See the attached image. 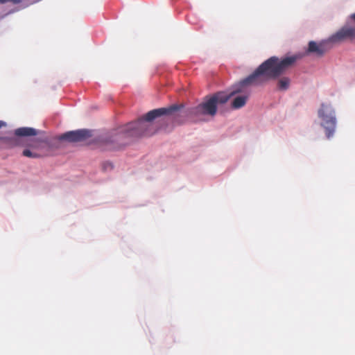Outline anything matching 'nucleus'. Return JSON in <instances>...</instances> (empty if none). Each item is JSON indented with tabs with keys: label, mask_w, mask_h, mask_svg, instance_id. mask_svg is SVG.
Listing matches in <instances>:
<instances>
[{
	"label": "nucleus",
	"mask_w": 355,
	"mask_h": 355,
	"mask_svg": "<svg viewBox=\"0 0 355 355\" xmlns=\"http://www.w3.org/2000/svg\"><path fill=\"white\" fill-rule=\"evenodd\" d=\"M300 55H293L279 59L276 56H272L262 64L250 76L241 80L234 86V89L229 94L225 92H218L211 97L216 104L226 103L236 94L245 92L247 87L251 85H260L269 80H274L280 76L287 69L293 67L300 59Z\"/></svg>",
	"instance_id": "1"
},
{
	"label": "nucleus",
	"mask_w": 355,
	"mask_h": 355,
	"mask_svg": "<svg viewBox=\"0 0 355 355\" xmlns=\"http://www.w3.org/2000/svg\"><path fill=\"white\" fill-rule=\"evenodd\" d=\"M182 106L173 105L168 107H162L148 112L145 116L134 122L126 124L119 132L130 137L149 136L154 133L150 130L153 124L150 123L155 119L164 115H171L178 111Z\"/></svg>",
	"instance_id": "2"
},
{
	"label": "nucleus",
	"mask_w": 355,
	"mask_h": 355,
	"mask_svg": "<svg viewBox=\"0 0 355 355\" xmlns=\"http://www.w3.org/2000/svg\"><path fill=\"white\" fill-rule=\"evenodd\" d=\"M318 117L321 119V126L325 130L328 139L331 138L335 132L336 119L335 112L330 105L322 103L319 109Z\"/></svg>",
	"instance_id": "3"
},
{
	"label": "nucleus",
	"mask_w": 355,
	"mask_h": 355,
	"mask_svg": "<svg viewBox=\"0 0 355 355\" xmlns=\"http://www.w3.org/2000/svg\"><path fill=\"white\" fill-rule=\"evenodd\" d=\"M217 112V105L214 98L211 96L209 98L193 107L190 110V114L198 116L200 114L214 116Z\"/></svg>",
	"instance_id": "4"
},
{
	"label": "nucleus",
	"mask_w": 355,
	"mask_h": 355,
	"mask_svg": "<svg viewBox=\"0 0 355 355\" xmlns=\"http://www.w3.org/2000/svg\"><path fill=\"white\" fill-rule=\"evenodd\" d=\"M91 136V131L86 129H80L74 131L67 132L59 136L58 139L60 141L64 140L69 142H80L85 141Z\"/></svg>",
	"instance_id": "5"
},
{
	"label": "nucleus",
	"mask_w": 355,
	"mask_h": 355,
	"mask_svg": "<svg viewBox=\"0 0 355 355\" xmlns=\"http://www.w3.org/2000/svg\"><path fill=\"white\" fill-rule=\"evenodd\" d=\"M355 37V27L345 26L339 30L336 33L330 37L332 42H338L347 38H353Z\"/></svg>",
	"instance_id": "6"
},
{
	"label": "nucleus",
	"mask_w": 355,
	"mask_h": 355,
	"mask_svg": "<svg viewBox=\"0 0 355 355\" xmlns=\"http://www.w3.org/2000/svg\"><path fill=\"white\" fill-rule=\"evenodd\" d=\"M327 51L325 43L318 44L311 41L309 43L308 53H314L318 56L323 55Z\"/></svg>",
	"instance_id": "7"
},
{
	"label": "nucleus",
	"mask_w": 355,
	"mask_h": 355,
	"mask_svg": "<svg viewBox=\"0 0 355 355\" xmlns=\"http://www.w3.org/2000/svg\"><path fill=\"white\" fill-rule=\"evenodd\" d=\"M15 135L18 137L35 136L37 135V131L33 128L23 127L16 129Z\"/></svg>",
	"instance_id": "8"
},
{
	"label": "nucleus",
	"mask_w": 355,
	"mask_h": 355,
	"mask_svg": "<svg viewBox=\"0 0 355 355\" xmlns=\"http://www.w3.org/2000/svg\"><path fill=\"white\" fill-rule=\"evenodd\" d=\"M248 95L236 96L232 103V107L234 109H239L243 107L247 101Z\"/></svg>",
	"instance_id": "9"
},
{
	"label": "nucleus",
	"mask_w": 355,
	"mask_h": 355,
	"mask_svg": "<svg viewBox=\"0 0 355 355\" xmlns=\"http://www.w3.org/2000/svg\"><path fill=\"white\" fill-rule=\"evenodd\" d=\"M121 135H114L110 137L107 141L106 143L110 144V149L115 150L121 148V145L118 144L119 141L121 138Z\"/></svg>",
	"instance_id": "10"
},
{
	"label": "nucleus",
	"mask_w": 355,
	"mask_h": 355,
	"mask_svg": "<svg viewBox=\"0 0 355 355\" xmlns=\"http://www.w3.org/2000/svg\"><path fill=\"white\" fill-rule=\"evenodd\" d=\"M1 145L6 148H12L18 145L19 139L17 138H1Z\"/></svg>",
	"instance_id": "11"
},
{
	"label": "nucleus",
	"mask_w": 355,
	"mask_h": 355,
	"mask_svg": "<svg viewBox=\"0 0 355 355\" xmlns=\"http://www.w3.org/2000/svg\"><path fill=\"white\" fill-rule=\"evenodd\" d=\"M22 155L25 157H31V158H39L46 155L45 153H37L35 151H33L30 149H25L22 152Z\"/></svg>",
	"instance_id": "12"
},
{
	"label": "nucleus",
	"mask_w": 355,
	"mask_h": 355,
	"mask_svg": "<svg viewBox=\"0 0 355 355\" xmlns=\"http://www.w3.org/2000/svg\"><path fill=\"white\" fill-rule=\"evenodd\" d=\"M290 79L287 77H283L278 80L277 87L279 90H286L290 85Z\"/></svg>",
	"instance_id": "13"
},
{
	"label": "nucleus",
	"mask_w": 355,
	"mask_h": 355,
	"mask_svg": "<svg viewBox=\"0 0 355 355\" xmlns=\"http://www.w3.org/2000/svg\"><path fill=\"white\" fill-rule=\"evenodd\" d=\"M48 142L46 139H35L32 141L29 146L33 149H40L42 148L44 146H47Z\"/></svg>",
	"instance_id": "14"
},
{
	"label": "nucleus",
	"mask_w": 355,
	"mask_h": 355,
	"mask_svg": "<svg viewBox=\"0 0 355 355\" xmlns=\"http://www.w3.org/2000/svg\"><path fill=\"white\" fill-rule=\"evenodd\" d=\"M8 1H11L15 4L19 3L21 1V0H8Z\"/></svg>",
	"instance_id": "15"
},
{
	"label": "nucleus",
	"mask_w": 355,
	"mask_h": 355,
	"mask_svg": "<svg viewBox=\"0 0 355 355\" xmlns=\"http://www.w3.org/2000/svg\"><path fill=\"white\" fill-rule=\"evenodd\" d=\"M8 1V0H0V3H5Z\"/></svg>",
	"instance_id": "16"
},
{
	"label": "nucleus",
	"mask_w": 355,
	"mask_h": 355,
	"mask_svg": "<svg viewBox=\"0 0 355 355\" xmlns=\"http://www.w3.org/2000/svg\"><path fill=\"white\" fill-rule=\"evenodd\" d=\"M351 18L355 21V12L351 15Z\"/></svg>",
	"instance_id": "17"
},
{
	"label": "nucleus",
	"mask_w": 355,
	"mask_h": 355,
	"mask_svg": "<svg viewBox=\"0 0 355 355\" xmlns=\"http://www.w3.org/2000/svg\"><path fill=\"white\" fill-rule=\"evenodd\" d=\"M4 124V122L0 121V128H1Z\"/></svg>",
	"instance_id": "18"
}]
</instances>
